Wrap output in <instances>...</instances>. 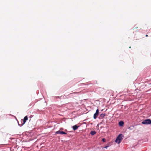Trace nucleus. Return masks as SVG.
I'll use <instances>...</instances> for the list:
<instances>
[{
    "label": "nucleus",
    "instance_id": "obj_10",
    "mask_svg": "<svg viewBox=\"0 0 151 151\" xmlns=\"http://www.w3.org/2000/svg\"><path fill=\"white\" fill-rule=\"evenodd\" d=\"M102 141H103V142H106V139L105 138H103L102 139Z\"/></svg>",
    "mask_w": 151,
    "mask_h": 151
},
{
    "label": "nucleus",
    "instance_id": "obj_13",
    "mask_svg": "<svg viewBox=\"0 0 151 151\" xmlns=\"http://www.w3.org/2000/svg\"><path fill=\"white\" fill-rule=\"evenodd\" d=\"M129 48H131V46L129 47Z\"/></svg>",
    "mask_w": 151,
    "mask_h": 151
},
{
    "label": "nucleus",
    "instance_id": "obj_11",
    "mask_svg": "<svg viewBox=\"0 0 151 151\" xmlns=\"http://www.w3.org/2000/svg\"><path fill=\"white\" fill-rule=\"evenodd\" d=\"M109 145H106V146L103 147V148H107V147H109Z\"/></svg>",
    "mask_w": 151,
    "mask_h": 151
},
{
    "label": "nucleus",
    "instance_id": "obj_7",
    "mask_svg": "<svg viewBox=\"0 0 151 151\" xmlns=\"http://www.w3.org/2000/svg\"><path fill=\"white\" fill-rule=\"evenodd\" d=\"M124 122L122 121H120L119 123V125L120 126H123Z\"/></svg>",
    "mask_w": 151,
    "mask_h": 151
},
{
    "label": "nucleus",
    "instance_id": "obj_2",
    "mask_svg": "<svg viewBox=\"0 0 151 151\" xmlns=\"http://www.w3.org/2000/svg\"><path fill=\"white\" fill-rule=\"evenodd\" d=\"M142 123L144 124H151V120L149 119L144 120Z\"/></svg>",
    "mask_w": 151,
    "mask_h": 151
},
{
    "label": "nucleus",
    "instance_id": "obj_5",
    "mask_svg": "<svg viewBox=\"0 0 151 151\" xmlns=\"http://www.w3.org/2000/svg\"><path fill=\"white\" fill-rule=\"evenodd\" d=\"M79 127V126H78L77 125H75L73 126L72 127V128L75 131L76 130H77Z\"/></svg>",
    "mask_w": 151,
    "mask_h": 151
},
{
    "label": "nucleus",
    "instance_id": "obj_3",
    "mask_svg": "<svg viewBox=\"0 0 151 151\" xmlns=\"http://www.w3.org/2000/svg\"><path fill=\"white\" fill-rule=\"evenodd\" d=\"M99 110L98 109H97L96 110V113L94 114L93 116V118L94 119L96 118L99 114Z\"/></svg>",
    "mask_w": 151,
    "mask_h": 151
},
{
    "label": "nucleus",
    "instance_id": "obj_4",
    "mask_svg": "<svg viewBox=\"0 0 151 151\" xmlns=\"http://www.w3.org/2000/svg\"><path fill=\"white\" fill-rule=\"evenodd\" d=\"M56 134H67V133L63 131H58L56 132Z\"/></svg>",
    "mask_w": 151,
    "mask_h": 151
},
{
    "label": "nucleus",
    "instance_id": "obj_6",
    "mask_svg": "<svg viewBox=\"0 0 151 151\" xmlns=\"http://www.w3.org/2000/svg\"><path fill=\"white\" fill-rule=\"evenodd\" d=\"M28 120V117L27 116H26L23 119V124H24L27 120Z\"/></svg>",
    "mask_w": 151,
    "mask_h": 151
},
{
    "label": "nucleus",
    "instance_id": "obj_8",
    "mask_svg": "<svg viewBox=\"0 0 151 151\" xmlns=\"http://www.w3.org/2000/svg\"><path fill=\"white\" fill-rule=\"evenodd\" d=\"M105 114H102L100 115L99 118V119L103 118L105 116Z\"/></svg>",
    "mask_w": 151,
    "mask_h": 151
},
{
    "label": "nucleus",
    "instance_id": "obj_1",
    "mask_svg": "<svg viewBox=\"0 0 151 151\" xmlns=\"http://www.w3.org/2000/svg\"><path fill=\"white\" fill-rule=\"evenodd\" d=\"M123 136L122 134H119L116 138L115 142L116 143L119 144L123 139Z\"/></svg>",
    "mask_w": 151,
    "mask_h": 151
},
{
    "label": "nucleus",
    "instance_id": "obj_9",
    "mask_svg": "<svg viewBox=\"0 0 151 151\" xmlns=\"http://www.w3.org/2000/svg\"><path fill=\"white\" fill-rule=\"evenodd\" d=\"M96 132L95 131H91L90 132V134L92 135H95L96 134Z\"/></svg>",
    "mask_w": 151,
    "mask_h": 151
},
{
    "label": "nucleus",
    "instance_id": "obj_12",
    "mask_svg": "<svg viewBox=\"0 0 151 151\" xmlns=\"http://www.w3.org/2000/svg\"><path fill=\"white\" fill-rule=\"evenodd\" d=\"M145 36L146 37H147L148 36V35H146Z\"/></svg>",
    "mask_w": 151,
    "mask_h": 151
}]
</instances>
